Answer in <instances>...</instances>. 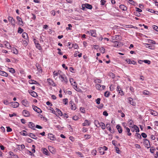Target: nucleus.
I'll list each match as a JSON object with an SVG mask.
<instances>
[{"instance_id":"1","label":"nucleus","mask_w":158,"mask_h":158,"mask_svg":"<svg viewBox=\"0 0 158 158\" xmlns=\"http://www.w3.org/2000/svg\"><path fill=\"white\" fill-rule=\"evenodd\" d=\"M59 78L63 84H67L68 82V79L65 75H60Z\"/></svg>"},{"instance_id":"2","label":"nucleus","mask_w":158,"mask_h":158,"mask_svg":"<svg viewBox=\"0 0 158 158\" xmlns=\"http://www.w3.org/2000/svg\"><path fill=\"white\" fill-rule=\"evenodd\" d=\"M95 87L96 89L99 90H102L105 89L106 86L104 85H101L99 84H97L95 85Z\"/></svg>"},{"instance_id":"3","label":"nucleus","mask_w":158,"mask_h":158,"mask_svg":"<svg viewBox=\"0 0 158 158\" xmlns=\"http://www.w3.org/2000/svg\"><path fill=\"white\" fill-rule=\"evenodd\" d=\"M8 19L9 22L11 24V25L15 26V19H14L12 17L9 16L8 17Z\"/></svg>"},{"instance_id":"4","label":"nucleus","mask_w":158,"mask_h":158,"mask_svg":"<svg viewBox=\"0 0 158 158\" xmlns=\"http://www.w3.org/2000/svg\"><path fill=\"white\" fill-rule=\"evenodd\" d=\"M61 73V71L60 70H59L58 71H54L53 72V75L54 78L55 79H56L57 78V77H56L57 76L59 75V76H60V75H62L60 73Z\"/></svg>"},{"instance_id":"5","label":"nucleus","mask_w":158,"mask_h":158,"mask_svg":"<svg viewBox=\"0 0 158 158\" xmlns=\"http://www.w3.org/2000/svg\"><path fill=\"white\" fill-rule=\"evenodd\" d=\"M144 146L146 148H150V145L149 141L147 139H144Z\"/></svg>"},{"instance_id":"6","label":"nucleus","mask_w":158,"mask_h":158,"mask_svg":"<svg viewBox=\"0 0 158 158\" xmlns=\"http://www.w3.org/2000/svg\"><path fill=\"white\" fill-rule=\"evenodd\" d=\"M10 104L11 106L14 108H17L19 106V103L16 102H10Z\"/></svg>"},{"instance_id":"7","label":"nucleus","mask_w":158,"mask_h":158,"mask_svg":"<svg viewBox=\"0 0 158 158\" xmlns=\"http://www.w3.org/2000/svg\"><path fill=\"white\" fill-rule=\"evenodd\" d=\"M90 35L91 36L95 37H96L97 36V34L96 30H90Z\"/></svg>"},{"instance_id":"8","label":"nucleus","mask_w":158,"mask_h":158,"mask_svg":"<svg viewBox=\"0 0 158 158\" xmlns=\"http://www.w3.org/2000/svg\"><path fill=\"white\" fill-rule=\"evenodd\" d=\"M32 107L33 109L38 113H41L42 112L41 110L39 108L37 107L36 106L33 105Z\"/></svg>"},{"instance_id":"9","label":"nucleus","mask_w":158,"mask_h":158,"mask_svg":"<svg viewBox=\"0 0 158 158\" xmlns=\"http://www.w3.org/2000/svg\"><path fill=\"white\" fill-rule=\"evenodd\" d=\"M22 114L25 117H28L30 115V113L28 111L26 110H23L22 112Z\"/></svg>"},{"instance_id":"10","label":"nucleus","mask_w":158,"mask_h":158,"mask_svg":"<svg viewBox=\"0 0 158 158\" xmlns=\"http://www.w3.org/2000/svg\"><path fill=\"white\" fill-rule=\"evenodd\" d=\"M16 19L19 22V25L21 26H23V21L22 20L21 18L19 16H17L16 17Z\"/></svg>"},{"instance_id":"11","label":"nucleus","mask_w":158,"mask_h":158,"mask_svg":"<svg viewBox=\"0 0 158 158\" xmlns=\"http://www.w3.org/2000/svg\"><path fill=\"white\" fill-rule=\"evenodd\" d=\"M22 104L25 107H28L29 106V103L26 99H24L22 101Z\"/></svg>"},{"instance_id":"12","label":"nucleus","mask_w":158,"mask_h":158,"mask_svg":"<svg viewBox=\"0 0 158 158\" xmlns=\"http://www.w3.org/2000/svg\"><path fill=\"white\" fill-rule=\"evenodd\" d=\"M47 81H48V83L50 85H51L53 86H55L56 84L54 83L53 80L52 79H51L50 78H48L47 79Z\"/></svg>"},{"instance_id":"13","label":"nucleus","mask_w":158,"mask_h":158,"mask_svg":"<svg viewBox=\"0 0 158 158\" xmlns=\"http://www.w3.org/2000/svg\"><path fill=\"white\" fill-rule=\"evenodd\" d=\"M41 151L44 154L46 155H48V151L46 148H42Z\"/></svg>"},{"instance_id":"14","label":"nucleus","mask_w":158,"mask_h":158,"mask_svg":"<svg viewBox=\"0 0 158 158\" xmlns=\"http://www.w3.org/2000/svg\"><path fill=\"white\" fill-rule=\"evenodd\" d=\"M28 92L33 97H36L37 96V93L34 91H32L31 90H29Z\"/></svg>"},{"instance_id":"15","label":"nucleus","mask_w":158,"mask_h":158,"mask_svg":"<svg viewBox=\"0 0 158 158\" xmlns=\"http://www.w3.org/2000/svg\"><path fill=\"white\" fill-rule=\"evenodd\" d=\"M35 44V45L36 48L39 50H40L41 49V47L40 46V45L38 43V42L37 40H35L34 42Z\"/></svg>"},{"instance_id":"16","label":"nucleus","mask_w":158,"mask_h":158,"mask_svg":"<svg viewBox=\"0 0 158 158\" xmlns=\"http://www.w3.org/2000/svg\"><path fill=\"white\" fill-rule=\"evenodd\" d=\"M28 127L31 128L33 130H35V124L34 123H32V122H29L28 124Z\"/></svg>"},{"instance_id":"17","label":"nucleus","mask_w":158,"mask_h":158,"mask_svg":"<svg viewBox=\"0 0 158 158\" xmlns=\"http://www.w3.org/2000/svg\"><path fill=\"white\" fill-rule=\"evenodd\" d=\"M17 146L18 147L17 149L20 151L23 150L25 148V146L23 144H22L21 145H17Z\"/></svg>"},{"instance_id":"18","label":"nucleus","mask_w":158,"mask_h":158,"mask_svg":"<svg viewBox=\"0 0 158 158\" xmlns=\"http://www.w3.org/2000/svg\"><path fill=\"white\" fill-rule=\"evenodd\" d=\"M90 124V122L89 121L86 120L85 121L84 123H82V126H85L87 125H89Z\"/></svg>"},{"instance_id":"19","label":"nucleus","mask_w":158,"mask_h":158,"mask_svg":"<svg viewBox=\"0 0 158 158\" xmlns=\"http://www.w3.org/2000/svg\"><path fill=\"white\" fill-rule=\"evenodd\" d=\"M0 75L1 76L5 77H7L8 76V74L4 71L0 70Z\"/></svg>"},{"instance_id":"20","label":"nucleus","mask_w":158,"mask_h":158,"mask_svg":"<svg viewBox=\"0 0 158 158\" xmlns=\"http://www.w3.org/2000/svg\"><path fill=\"white\" fill-rule=\"evenodd\" d=\"M36 66L39 73H42V70L40 65L39 64H36Z\"/></svg>"},{"instance_id":"21","label":"nucleus","mask_w":158,"mask_h":158,"mask_svg":"<svg viewBox=\"0 0 158 158\" xmlns=\"http://www.w3.org/2000/svg\"><path fill=\"white\" fill-rule=\"evenodd\" d=\"M48 138L52 140H54L55 139L54 135L51 134H48Z\"/></svg>"},{"instance_id":"22","label":"nucleus","mask_w":158,"mask_h":158,"mask_svg":"<svg viewBox=\"0 0 158 158\" xmlns=\"http://www.w3.org/2000/svg\"><path fill=\"white\" fill-rule=\"evenodd\" d=\"M116 128L118 130L119 133H121L122 132V129L121 127L119 125H117L116 126Z\"/></svg>"},{"instance_id":"23","label":"nucleus","mask_w":158,"mask_h":158,"mask_svg":"<svg viewBox=\"0 0 158 158\" xmlns=\"http://www.w3.org/2000/svg\"><path fill=\"white\" fill-rule=\"evenodd\" d=\"M98 149L99 153L101 155H103L105 153V152H104L103 150L102 147H100L98 148Z\"/></svg>"},{"instance_id":"24","label":"nucleus","mask_w":158,"mask_h":158,"mask_svg":"<svg viewBox=\"0 0 158 158\" xmlns=\"http://www.w3.org/2000/svg\"><path fill=\"white\" fill-rule=\"evenodd\" d=\"M150 113L152 115L154 116H157L158 115V113L156 111L153 110H151Z\"/></svg>"},{"instance_id":"25","label":"nucleus","mask_w":158,"mask_h":158,"mask_svg":"<svg viewBox=\"0 0 158 158\" xmlns=\"http://www.w3.org/2000/svg\"><path fill=\"white\" fill-rule=\"evenodd\" d=\"M128 102L133 106H135V103L133 101L132 98H129Z\"/></svg>"},{"instance_id":"26","label":"nucleus","mask_w":158,"mask_h":158,"mask_svg":"<svg viewBox=\"0 0 158 158\" xmlns=\"http://www.w3.org/2000/svg\"><path fill=\"white\" fill-rule=\"evenodd\" d=\"M23 37L26 40H27L28 39V37L27 34L26 32H23L22 34Z\"/></svg>"},{"instance_id":"27","label":"nucleus","mask_w":158,"mask_h":158,"mask_svg":"<svg viewBox=\"0 0 158 158\" xmlns=\"http://www.w3.org/2000/svg\"><path fill=\"white\" fill-rule=\"evenodd\" d=\"M119 8L125 11L127 10V7L123 5H121L119 6Z\"/></svg>"},{"instance_id":"28","label":"nucleus","mask_w":158,"mask_h":158,"mask_svg":"<svg viewBox=\"0 0 158 158\" xmlns=\"http://www.w3.org/2000/svg\"><path fill=\"white\" fill-rule=\"evenodd\" d=\"M28 135L31 137V138L34 139H37V137L34 134L31 133H29Z\"/></svg>"},{"instance_id":"29","label":"nucleus","mask_w":158,"mask_h":158,"mask_svg":"<svg viewBox=\"0 0 158 158\" xmlns=\"http://www.w3.org/2000/svg\"><path fill=\"white\" fill-rule=\"evenodd\" d=\"M106 127L107 129H108L109 131L111 132V133H113V132L111 130V129L110 127V124H107L106 125Z\"/></svg>"},{"instance_id":"30","label":"nucleus","mask_w":158,"mask_h":158,"mask_svg":"<svg viewBox=\"0 0 158 158\" xmlns=\"http://www.w3.org/2000/svg\"><path fill=\"white\" fill-rule=\"evenodd\" d=\"M5 45L7 48L10 49L11 48V46L9 43L7 41L4 42Z\"/></svg>"},{"instance_id":"31","label":"nucleus","mask_w":158,"mask_h":158,"mask_svg":"<svg viewBox=\"0 0 158 158\" xmlns=\"http://www.w3.org/2000/svg\"><path fill=\"white\" fill-rule=\"evenodd\" d=\"M99 127H101L103 130L105 129L106 127V126L105 124L104 123L102 122H100V124L99 125Z\"/></svg>"},{"instance_id":"32","label":"nucleus","mask_w":158,"mask_h":158,"mask_svg":"<svg viewBox=\"0 0 158 158\" xmlns=\"http://www.w3.org/2000/svg\"><path fill=\"white\" fill-rule=\"evenodd\" d=\"M56 112L57 113L59 116H62L63 114L62 112L59 109L56 108Z\"/></svg>"},{"instance_id":"33","label":"nucleus","mask_w":158,"mask_h":158,"mask_svg":"<svg viewBox=\"0 0 158 158\" xmlns=\"http://www.w3.org/2000/svg\"><path fill=\"white\" fill-rule=\"evenodd\" d=\"M143 94L146 95H151V93L149 91L147 90H144L143 92Z\"/></svg>"},{"instance_id":"34","label":"nucleus","mask_w":158,"mask_h":158,"mask_svg":"<svg viewBox=\"0 0 158 158\" xmlns=\"http://www.w3.org/2000/svg\"><path fill=\"white\" fill-rule=\"evenodd\" d=\"M146 46V47L148 48L151 49H154V47L151 44H146L145 45Z\"/></svg>"},{"instance_id":"35","label":"nucleus","mask_w":158,"mask_h":158,"mask_svg":"<svg viewBox=\"0 0 158 158\" xmlns=\"http://www.w3.org/2000/svg\"><path fill=\"white\" fill-rule=\"evenodd\" d=\"M85 7L86 8L89 9H91L92 8V6L91 5L89 4L88 3H85Z\"/></svg>"},{"instance_id":"36","label":"nucleus","mask_w":158,"mask_h":158,"mask_svg":"<svg viewBox=\"0 0 158 158\" xmlns=\"http://www.w3.org/2000/svg\"><path fill=\"white\" fill-rule=\"evenodd\" d=\"M126 128V132H127V135L129 136H131V133L130 132V129L129 128L127 127H125Z\"/></svg>"},{"instance_id":"37","label":"nucleus","mask_w":158,"mask_h":158,"mask_svg":"<svg viewBox=\"0 0 158 158\" xmlns=\"http://www.w3.org/2000/svg\"><path fill=\"white\" fill-rule=\"evenodd\" d=\"M11 52H13V53L15 54H17L18 53V51L15 48H13L11 49Z\"/></svg>"},{"instance_id":"38","label":"nucleus","mask_w":158,"mask_h":158,"mask_svg":"<svg viewBox=\"0 0 158 158\" xmlns=\"http://www.w3.org/2000/svg\"><path fill=\"white\" fill-rule=\"evenodd\" d=\"M8 69H9V71L12 73H15V70L13 68H8Z\"/></svg>"},{"instance_id":"39","label":"nucleus","mask_w":158,"mask_h":158,"mask_svg":"<svg viewBox=\"0 0 158 158\" xmlns=\"http://www.w3.org/2000/svg\"><path fill=\"white\" fill-rule=\"evenodd\" d=\"M94 123L95 126L98 127H99V125L100 124V122L98 120H95L94 121Z\"/></svg>"},{"instance_id":"40","label":"nucleus","mask_w":158,"mask_h":158,"mask_svg":"<svg viewBox=\"0 0 158 158\" xmlns=\"http://www.w3.org/2000/svg\"><path fill=\"white\" fill-rule=\"evenodd\" d=\"M84 136L85 139H90L91 137V135H85Z\"/></svg>"},{"instance_id":"41","label":"nucleus","mask_w":158,"mask_h":158,"mask_svg":"<svg viewBox=\"0 0 158 158\" xmlns=\"http://www.w3.org/2000/svg\"><path fill=\"white\" fill-rule=\"evenodd\" d=\"M29 84H35L37 81L33 80H30L28 81Z\"/></svg>"},{"instance_id":"42","label":"nucleus","mask_w":158,"mask_h":158,"mask_svg":"<svg viewBox=\"0 0 158 158\" xmlns=\"http://www.w3.org/2000/svg\"><path fill=\"white\" fill-rule=\"evenodd\" d=\"M70 82L71 84V85L73 86L74 84H76V83L75 81H74L73 79L72 78H71L70 79Z\"/></svg>"},{"instance_id":"43","label":"nucleus","mask_w":158,"mask_h":158,"mask_svg":"<svg viewBox=\"0 0 158 158\" xmlns=\"http://www.w3.org/2000/svg\"><path fill=\"white\" fill-rule=\"evenodd\" d=\"M73 87L75 90L77 91H79L81 90L77 86V84L75 85L74 84V85H73Z\"/></svg>"},{"instance_id":"44","label":"nucleus","mask_w":158,"mask_h":158,"mask_svg":"<svg viewBox=\"0 0 158 158\" xmlns=\"http://www.w3.org/2000/svg\"><path fill=\"white\" fill-rule=\"evenodd\" d=\"M76 153L77 154L78 156L81 157H83L84 156L80 152H76Z\"/></svg>"},{"instance_id":"45","label":"nucleus","mask_w":158,"mask_h":158,"mask_svg":"<svg viewBox=\"0 0 158 158\" xmlns=\"http://www.w3.org/2000/svg\"><path fill=\"white\" fill-rule=\"evenodd\" d=\"M112 42L115 43L114 45V46L115 47H117L118 46L119 43L118 42L116 41H114L113 40L112 41Z\"/></svg>"},{"instance_id":"46","label":"nucleus","mask_w":158,"mask_h":158,"mask_svg":"<svg viewBox=\"0 0 158 158\" xmlns=\"http://www.w3.org/2000/svg\"><path fill=\"white\" fill-rule=\"evenodd\" d=\"M97 151L95 149L91 151V154L92 155L94 156L96 155Z\"/></svg>"},{"instance_id":"47","label":"nucleus","mask_w":158,"mask_h":158,"mask_svg":"<svg viewBox=\"0 0 158 158\" xmlns=\"http://www.w3.org/2000/svg\"><path fill=\"white\" fill-rule=\"evenodd\" d=\"M72 47L74 48L75 49L78 48H79L78 45L76 44H73Z\"/></svg>"},{"instance_id":"48","label":"nucleus","mask_w":158,"mask_h":158,"mask_svg":"<svg viewBox=\"0 0 158 158\" xmlns=\"http://www.w3.org/2000/svg\"><path fill=\"white\" fill-rule=\"evenodd\" d=\"M23 31V30L21 28L19 27L18 30V32L20 34L22 33Z\"/></svg>"},{"instance_id":"49","label":"nucleus","mask_w":158,"mask_h":158,"mask_svg":"<svg viewBox=\"0 0 158 158\" xmlns=\"http://www.w3.org/2000/svg\"><path fill=\"white\" fill-rule=\"evenodd\" d=\"M20 133H21V135H23L26 136V135H27V132L26 131H24V130H23V131H21L20 132Z\"/></svg>"},{"instance_id":"50","label":"nucleus","mask_w":158,"mask_h":158,"mask_svg":"<svg viewBox=\"0 0 158 158\" xmlns=\"http://www.w3.org/2000/svg\"><path fill=\"white\" fill-rule=\"evenodd\" d=\"M23 44L24 46H26L27 44V41L25 40H22Z\"/></svg>"},{"instance_id":"51","label":"nucleus","mask_w":158,"mask_h":158,"mask_svg":"<svg viewBox=\"0 0 158 158\" xmlns=\"http://www.w3.org/2000/svg\"><path fill=\"white\" fill-rule=\"evenodd\" d=\"M94 82L96 83H100L102 82V80L99 79H96L95 80Z\"/></svg>"},{"instance_id":"52","label":"nucleus","mask_w":158,"mask_h":158,"mask_svg":"<svg viewBox=\"0 0 158 158\" xmlns=\"http://www.w3.org/2000/svg\"><path fill=\"white\" fill-rule=\"evenodd\" d=\"M135 130L136 132H139V129L138 127L136 125H134Z\"/></svg>"},{"instance_id":"53","label":"nucleus","mask_w":158,"mask_h":158,"mask_svg":"<svg viewBox=\"0 0 158 158\" xmlns=\"http://www.w3.org/2000/svg\"><path fill=\"white\" fill-rule=\"evenodd\" d=\"M63 102L64 105H66L68 103V99L67 98H64L63 99Z\"/></svg>"},{"instance_id":"54","label":"nucleus","mask_w":158,"mask_h":158,"mask_svg":"<svg viewBox=\"0 0 158 158\" xmlns=\"http://www.w3.org/2000/svg\"><path fill=\"white\" fill-rule=\"evenodd\" d=\"M110 95V93L108 91H106L105 92L104 95L105 97H108Z\"/></svg>"},{"instance_id":"55","label":"nucleus","mask_w":158,"mask_h":158,"mask_svg":"<svg viewBox=\"0 0 158 158\" xmlns=\"http://www.w3.org/2000/svg\"><path fill=\"white\" fill-rule=\"evenodd\" d=\"M71 109L72 110H75L76 109V107L75 104L74 105H72L71 106Z\"/></svg>"},{"instance_id":"56","label":"nucleus","mask_w":158,"mask_h":158,"mask_svg":"<svg viewBox=\"0 0 158 158\" xmlns=\"http://www.w3.org/2000/svg\"><path fill=\"white\" fill-rule=\"evenodd\" d=\"M79 119V117L77 115H75L73 117V119L74 120H77Z\"/></svg>"},{"instance_id":"57","label":"nucleus","mask_w":158,"mask_h":158,"mask_svg":"<svg viewBox=\"0 0 158 158\" xmlns=\"http://www.w3.org/2000/svg\"><path fill=\"white\" fill-rule=\"evenodd\" d=\"M143 62H144L145 63L148 64H149L151 63V61L148 60H143Z\"/></svg>"},{"instance_id":"58","label":"nucleus","mask_w":158,"mask_h":158,"mask_svg":"<svg viewBox=\"0 0 158 158\" xmlns=\"http://www.w3.org/2000/svg\"><path fill=\"white\" fill-rule=\"evenodd\" d=\"M150 152L152 153H153L154 152V151L155 150V149L153 147H151L150 150Z\"/></svg>"},{"instance_id":"59","label":"nucleus","mask_w":158,"mask_h":158,"mask_svg":"<svg viewBox=\"0 0 158 158\" xmlns=\"http://www.w3.org/2000/svg\"><path fill=\"white\" fill-rule=\"evenodd\" d=\"M100 52L102 53H104L105 52V49L102 47L100 48Z\"/></svg>"},{"instance_id":"60","label":"nucleus","mask_w":158,"mask_h":158,"mask_svg":"<svg viewBox=\"0 0 158 158\" xmlns=\"http://www.w3.org/2000/svg\"><path fill=\"white\" fill-rule=\"evenodd\" d=\"M80 110L81 113H85V110L84 108L83 107H80Z\"/></svg>"},{"instance_id":"61","label":"nucleus","mask_w":158,"mask_h":158,"mask_svg":"<svg viewBox=\"0 0 158 158\" xmlns=\"http://www.w3.org/2000/svg\"><path fill=\"white\" fill-rule=\"evenodd\" d=\"M153 29L157 31H158V27L156 25H153Z\"/></svg>"},{"instance_id":"62","label":"nucleus","mask_w":158,"mask_h":158,"mask_svg":"<svg viewBox=\"0 0 158 158\" xmlns=\"http://www.w3.org/2000/svg\"><path fill=\"white\" fill-rule=\"evenodd\" d=\"M101 100V99L100 98H98L96 100V103L98 104H100V101Z\"/></svg>"},{"instance_id":"63","label":"nucleus","mask_w":158,"mask_h":158,"mask_svg":"<svg viewBox=\"0 0 158 158\" xmlns=\"http://www.w3.org/2000/svg\"><path fill=\"white\" fill-rule=\"evenodd\" d=\"M6 128L7 132H10L12 131V129L10 127H6Z\"/></svg>"},{"instance_id":"64","label":"nucleus","mask_w":158,"mask_h":158,"mask_svg":"<svg viewBox=\"0 0 158 158\" xmlns=\"http://www.w3.org/2000/svg\"><path fill=\"white\" fill-rule=\"evenodd\" d=\"M3 103L5 105H8L10 103L7 100H4L3 101Z\"/></svg>"}]
</instances>
